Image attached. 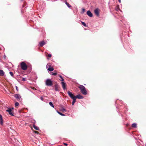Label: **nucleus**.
I'll list each match as a JSON object with an SVG mask.
<instances>
[{
  "mask_svg": "<svg viewBox=\"0 0 146 146\" xmlns=\"http://www.w3.org/2000/svg\"><path fill=\"white\" fill-rule=\"evenodd\" d=\"M78 88L80 89L81 92L84 95H85L87 94V92L85 87L82 85H80Z\"/></svg>",
  "mask_w": 146,
  "mask_h": 146,
  "instance_id": "1",
  "label": "nucleus"
},
{
  "mask_svg": "<svg viewBox=\"0 0 146 146\" xmlns=\"http://www.w3.org/2000/svg\"><path fill=\"white\" fill-rule=\"evenodd\" d=\"M21 68L23 70H25L27 69V66L24 62H22L21 63Z\"/></svg>",
  "mask_w": 146,
  "mask_h": 146,
  "instance_id": "2",
  "label": "nucleus"
},
{
  "mask_svg": "<svg viewBox=\"0 0 146 146\" xmlns=\"http://www.w3.org/2000/svg\"><path fill=\"white\" fill-rule=\"evenodd\" d=\"M45 83L46 86H51L52 84V81L50 79H47L45 82Z\"/></svg>",
  "mask_w": 146,
  "mask_h": 146,
  "instance_id": "3",
  "label": "nucleus"
},
{
  "mask_svg": "<svg viewBox=\"0 0 146 146\" xmlns=\"http://www.w3.org/2000/svg\"><path fill=\"white\" fill-rule=\"evenodd\" d=\"M13 108H8V109L6 110V111H7L12 116H13L14 115L12 112V111L13 110Z\"/></svg>",
  "mask_w": 146,
  "mask_h": 146,
  "instance_id": "4",
  "label": "nucleus"
},
{
  "mask_svg": "<svg viewBox=\"0 0 146 146\" xmlns=\"http://www.w3.org/2000/svg\"><path fill=\"white\" fill-rule=\"evenodd\" d=\"M14 97L20 101H21L22 100V99L21 98V96L19 94H15L14 95Z\"/></svg>",
  "mask_w": 146,
  "mask_h": 146,
  "instance_id": "5",
  "label": "nucleus"
},
{
  "mask_svg": "<svg viewBox=\"0 0 146 146\" xmlns=\"http://www.w3.org/2000/svg\"><path fill=\"white\" fill-rule=\"evenodd\" d=\"M67 93L69 96L72 99H73V98H76L75 97V96H74V95L69 91H68L67 92Z\"/></svg>",
  "mask_w": 146,
  "mask_h": 146,
  "instance_id": "6",
  "label": "nucleus"
},
{
  "mask_svg": "<svg viewBox=\"0 0 146 146\" xmlns=\"http://www.w3.org/2000/svg\"><path fill=\"white\" fill-rule=\"evenodd\" d=\"M47 69L49 71L51 72L54 70V68L52 67H51L50 65L47 64L46 66Z\"/></svg>",
  "mask_w": 146,
  "mask_h": 146,
  "instance_id": "7",
  "label": "nucleus"
},
{
  "mask_svg": "<svg viewBox=\"0 0 146 146\" xmlns=\"http://www.w3.org/2000/svg\"><path fill=\"white\" fill-rule=\"evenodd\" d=\"M94 13L95 15L97 16H99V9L98 8L96 9L94 11Z\"/></svg>",
  "mask_w": 146,
  "mask_h": 146,
  "instance_id": "8",
  "label": "nucleus"
},
{
  "mask_svg": "<svg viewBox=\"0 0 146 146\" xmlns=\"http://www.w3.org/2000/svg\"><path fill=\"white\" fill-rule=\"evenodd\" d=\"M87 14L90 17H92L93 15L90 11H88L87 12Z\"/></svg>",
  "mask_w": 146,
  "mask_h": 146,
  "instance_id": "9",
  "label": "nucleus"
},
{
  "mask_svg": "<svg viewBox=\"0 0 146 146\" xmlns=\"http://www.w3.org/2000/svg\"><path fill=\"white\" fill-rule=\"evenodd\" d=\"M75 97L76 98V99L77 98L79 99H82L83 98V96H81L79 94H78Z\"/></svg>",
  "mask_w": 146,
  "mask_h": 146,
  "instance_id": "10",
  "label": "nucleus"
},
{
  "mask_svg": "<svg viewBox=\"0 0 146 146\" xmlns=\"http://www.w3.org/2000/svg\"><path fill=\"white\" fill-rule=\"evenodd\" d=\"M61 84L62 85V86L64 90H65L66 88L65 84H66L64 82H61Z\"/></svg>",
  "mask_w": 146,
  "mask_h": 146,
  "instance_id": "11",
  "label": "nucleus"
},
{
  "mask_svg": "<svg viewBox=\"0 0 146 146\" xmlns=\"http://www.w3.org/2000/svg\"><path fill=\"white\" fill-rule=\"evenodd\" d=\"M46 44V43L44 41H42L39 42L40 45L42 46Z\"/></svg>",
  "mask_w": 146,
  "mask_h": 146,
  "instance_id": "12",
  "label": "nucleus"
},
{
  "mask_svg": "<svg viewBox=\"0 0 146 146\" xmlns=\"http://www.w3.org/2000/svg\"><path fill=\"white\" fill-rule=\"evenodd\" d=\"M33 127L34 128L37 130H39V128L38 127L36 126V125H33Z\"/></svg>",
  "mask_w": 146,
  "mask_h": 146,
  "instance_id": "13",
  "label": "nucleus"
},
{
  "mask_svg": "<svg viewBox=\"0 0 146 146\" xmlns=\"http://www.w3.org/2000/svg\"><path fill=\"white\" fill-rule=\"evenodd\" d=\"M58 86L57 85H55V89L56 91H59V90L58 89Z\"/></svg>",
  "mask_w": 146,
  "mask_h": 146,
  "instance_id": "14",
  "label": "nucleus"
},
{
  "mask_svg": "<svg viewBox=\"0 0 146 146\" xmlns=\"http://www.w3.org/2000/svg\"><path fill=\"white\" fill-rule=\"evenodd\" d=\"M3 120L2 116L1 115V125H3Z\"/></svg>",
  "mask_w": 146,
  "mask_h": 146,
  "instance_id": "15",
  "label": "nucleus"
},
{
  "mask_svg": "<svg viewBox=\"0 0 146 146\" xmlns=\"http://www.w3.org/2000/svg\"><path fill=\"white\" fill-rule=\"evenodd\" d=\"M73 100V101H72V105H73L76 102V98H73L72 99Z\"/></svg>",
  "mask_w": 146,
  "mask_h": 146,
  "instance_id": "16",
  "label": "nucleus"
},
{
  "mask_svg": "<svg viewBox=\"0 0 146 146\" xmlns=\"http://www.w3.org/2000/svg\"><path fill=\"white\" fill-rule=\"evenodd\" d=\"M132 127L135 128L136 127H137V124L135 123H133L132 124Z\"/></svg>",
  "mask_w": 146,
  "mask_h": 146,
  "instance_id": "17",
  "label": "nucleus"
},
{
  "mask_svg": "<svg viewBox=\"0 0 146 146\" xmlns=\"http://www.w3.org/2000/svg\"><path fill=\"white\" fill-rule=\"evenodd\" d=\"M4 72L3 70H1V76H3L4 75Z\"/></svg>",
  "mask_w": 146,
  "mask_h": 146,
  "instance_id": "18",
  "label": "nucleus"
},
{
  "mask_svg": "<svg viewBox=\"0 0 146 146\" xmlns=\"http://www.w3.org/2000/svg\"><path fill=\"white\" fill-rule=\"evenodd\" d=\"M49 104L52 107H53V108H54V106L52 104V102H49Z\"/></svg>",
  "mask_w": 146,
  "mask_h": 146,
  "instance_id": "19",
  "label": "nucleus"
},
{
  "mask_svg": "<svg viewBox=\"0 0 146 146\" xmlns=\"http://www.w3.org/2000/svg\"><path fill=\"white\" fill-rule=\"evenodd\" d=\"M59 77L61 78V79H60L59 80H60L62 82H63L64 80L63 78L62 77V76L60 75H59Z\"/></svg>",
  "mask_w": 146,
  "mask_h": 146,
  "instance_id": "20",
  "label": "nucleus"
},
{
  "mask_svg": "<svg viewBox=\"0 0 146 146\" xmlns=\"http://www.w3.org/2000/svg\"><path fill=\"white\" fill-rule=\"evenodd\" d=\"M57 112L59 114H60V115H62V116H65V115L62 113H61V112H59V111H57Z\"/></svg>",
  "mask_w": 146,
  "mask_h": 146,
  "instance_id": "21",
  "label": "nucleus"
},
{
  "mask_svg": "<svg viewBox=\"0 0 146 146\" xmlns=\"http://www.w3.org/2000/svg\"><path fill=\"white\" fill-rule=\"evenodd\" d=\"M66 5H67V6L69 7V8H70V7L71 6H70V5L68 3H67V2H66Z\"/></svg>",
  "mask_w": 146,
  "mask_h": 146,
  "instance_id": "22",
  "label": "nucleus"
},
{
  "mask_svg": "<svg viewBox=\"0 0 146 146\" xmlns=\"http://www.w3.org/2000/svg\"><path fill=\"white\" fill-rule=\"evenodd\" d=\"M82 24L83 25L84 27H86V24L84 22H82Z\"/></svg>",
  "mask_w": 146,
  "mask_h": 146,
  "instance_id": "23",
  "label": "nucleus"
},
{
  "mask_svg": "<svg viewBox=\"0 0 146 146\" xmlns=\"http://www.w3.org/2000/svg\"><path fill=\"white\" fill-rule=\"evenodd\" d=\"M19 103L18 102H16L15 103V106H18L19 105Z\"/></svg>",
  "mask_w": 146,
  "mask_h": 146,
  "instance_id": "24",
  "label": "nucleus"
},
{
  "mask_svg": "<svg viewBox=\"0 0 146 146\" xmlns=\"http://www.w3.org/2000/svg\"><path fill=\"white\" fill-rule=\"evenodd\" d=\"M56 75H57V73L56 72L52 73V75H53L56 76Z\"/></svg>",
  "mask_w": 146,
  "mask_h": 146,
  "instance_id": "25",
  "label": "nucleus"
},
{
  "mask_svg": "<svg viewBox=\"0 0 146 146\" xmlns=\"http://www.w3.org/2000/svg\"><path fill=\"white\" fill-rule=\"evenodd\" d=\"M82 13H84L85 11V9L84 8H82Z\"/></svg>",
  "mask_w": 146,
  "mask_h": 146,
  "instance_id": "26",
  "label": "nucleus"
},
{
  "mask_svg": "<svg viewBox=\"0 0 146 146\" xmlns=\"http://www.w3.org/2000/svg\"><path fill=\"white\" fill-rule=\"evenodd\" d=\"M61 110L62 111H66V110L64 108H62L61 109Z\"/></svg>",
  "mask_w": 146,
  "mask_h": 146,
  "instance_id": "27",
  "label": "nucleus"
},
{
  "mask_svg": "<svg viewBox=\"0 0 146 146\" xmlns=\"http://www.w3.org/2000/svg\"><path fill=\"white\" fill-rule=\"evenodd\" d=\"M9 73L12 76H13V73L11 72H9Z\"/></svg>",
  "mask_w": 146,
  "mask_h": 146,
  "instance_id": "28",
  "label": "nucleus"
},
{
  "mask_svg": "<svg viewBox=\"0 0 146 146\" xmlns=\"http://www.w3.org/2000/svg\"><path fill=\"white\" fill-rule=\"evenodd\" d=\"M15 87H16V90H17V91H18V87L17 86H16Z\"/></svg>",
  "mask_w": 146,
  "mask_h": 146,
  "instance_id": "29",
  "label": "nucleus"
},
{
  "mask_svg": "<svg viewBox=\"0 0 146 146\" xmlns=\"http://www.w3.org/2000/svg\"><path fill=\"white\" fill-rule=\"evenodd\" d=\"M26 80V78H23L22 79V81H25Z\"/></svg>",
  "mask_w": 146,
  "mask_h": 146,
  "instance_id": "30",
  "label": "nucleus"
},
{
  "mask_svg": "<svg viewBox=\"0 0 146 146\" xmlns=\"http://www.w3.org/2000/svg\"><path fill=\"white\" fill-rule=\"evenodd\" d=\"M48 56L50 57H51L52 56V55L50 54H48Z\"/></svg>",
  "mask_w": 146,
  "mask_h": 146,
  "instance_id": "31",
  "label": "nucleus"
},
{
  "mask_svg": "<svg viewBox=\"0 0 146 146\" xmlns=\"http://www.w3.org/2000/svg\"><path fill=\"white\" fill-rule=\"evenodd\" d=\"M40 99H41L42 100V101H43V97H40Z\"/></svg>",
  "mask_w": 146,
  "mask_h": 146,
  "instance_id": "32",
  "label": "nucleus"
},
{
  "mask_svg": "<svg viewBox=\"0 0 146 146\" xmlns=\"http://www.w3.org/2000/svg\"><path fill=\"white\" fill-rule=\"evenodd\" d=\"M33 123L34 124L36 122L35 121V120H33Z\"/></svg>",
  "mask_w": 146,
  "mask_h": 146,
  "instance_id": "33",
  "label": "nucleus"
},
{
  "mask_svg": "<svg viewBox=\"0 0 146 146\" xmlns=\"http://www.w3.org/2000/svg\"><path fill=\"white\" fill-rule=\"evenodd\" d=\"M64 144L66 146H67L68 145V144L66 143H64Z\"/></svg>",
  "mask_w": 146,
  "mask_h": 146,
  "instance_id": "34",
  "label": "nucleus"
},
{
  "mask_svg": "<svg viewBox=\"0 0 146 146\" xmlns=\"http://www.w3.org/2000/svg\"><path fill=\"white\" fill-rule=\"evenodd\" d=\"M4 58L5 59L6 58V56L5 55H4Z\"/></svg>",
  "mask_w": 146,
  "mask_h": 146,
  "instance_id": "35",
  "label": "nucleus"
},
{
  "mask_svg": "<svg viewBox=\"0 0 146 146\" xmlns=\"http://www.w3.org/2000/svg\"><path fill=\"white\" fill-rule=\"evenodd\" d=\"M118 0V1H119V3H120L121 2V0Z\"/></svg>",
  "mask_w": 146,
  "mask_h": 146,
  "instance_id": "36",
  "label": "nucleus"
},
{
  "mask_svg": "<svg viewBox=\"0 0 146 146\" xmlns=\"http://www.w3.org/2000/svg\"><path fill=\"white\" fill-rule=\"evenodd\" d=\"M35 133H38V132H37V131H35Z\"/></svg>",
  "mask_w": 146,
  "mask_h": 146,
  "instance_id": "37",
  "label": "nucleus"
},
{
  "mask_svg": "<svg viewBox=\"0 0 146 146\" xmlns=\"http://www.w3.org/2000/svg\"><path fill=\"white\" fill-rule=\"evenodd\" d=\"M145 146H146V145H145Z\"/></svg>",
  "mask_w": 146,
  "mask_h": 146,
  "instance_id": "38",
  "label": "nucleus"
}]
</instances>
